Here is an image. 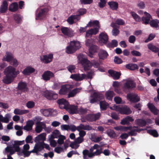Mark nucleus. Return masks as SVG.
Masks as SVG:
<instances>
[{
    "instance_id": "1",
    "label": "nucleus",
    "mask_w": 159,
    "mask_h": 159,
    "mask_svg": "<svg viewBox=\"0 0 159 159\" xmlns=\"http://www.w3.org/2000/svg\"><path fill=\"white\" fill-rule=\"evenodd\" d=\"M19 72V70H4L5 76L3 77V82L7 84H11L14 80Z\"/></svg>"
},
{
    "instance_id": "2",
    "label": "nucleus",
    "mask_w": 159,
    "mask_h": 159,
    "mask_svg": "<svg viewBox=\"0 0 159 159\" xmlns=\"http://www.w3.org/2000/svg\"><path fill=\"white\" fill-rule=\"evenodd\" d=\"M81 47V44L79 41L75 40L71 41L69 45L66 48V52L68 54L73 53Z\"/></svg>"
},
{
    "instance_id": "3",
    "label": "nucleus",
    "mask_w": 159,
    "mask_h": 159,
    "mask_svg": "<svg viewBox=\"0 0 159 159\" xmlns=\"http://www.w3.org/2000/svg\"><path fill=\"white\" fill-rule=\"evenodd\" d=\"M77 58L79 63L82 66L84 70H89L93 66L92 63L87 59L84 58V55L82 54L78 55Z\"/></svg>"
},
{
    "instance_id": "4",
    "label": "nucleus",
    "mask_w": 159,
    "mask_h": 159,
    "mask_svg": "<svg viewBox=\"0 0 159 159\" xmlns=\"http://www.w3.org/2000/svg\"><path fill=\"white\" fill-rule=\"evenodd\" d=\"M111 108L112 110L119 111L122 114L129 115L132 113L130 109L127 106L121 107L120 105H114Z\"/></svg>"
},
{
    "instance_id": "5",
    "label": "nucleus",
    "mask_w": 159,
    "mask_h": 159,
    "mask_svg": "<svg viewBox=\"0 0 159 159\" xmlns=\"http://www.w3.org/2000/svg\"><path fill=\"white\" fill-rule=\"evenodd\" d=\"M48 11L47 8H40L38 10V13L36 14V19L42 20L45 18L46 15Z\"/></svg>"
},
{
    "instance_id": "6",
    "label": "nucleus",
    "mask_w": 159,
    "mask_h": 159,
    "mask_svg": "<svg viewBox=\"0 0 159 159\" xmlns=\"http://www.w3.org/2000/svg\"><path fill=\"white\" fill-rule=\"evenodd\" d=\"M72 88V85L69 84L62 85L61 89L59 90V93L61 95H65L71 91Z\"/></svg>"
},
{
    "instance_id": "7",
    "label": "nucleus",
    "mask_w": 159,
    "mask_h": 159,
    "mask_svg": "<svg viewBox=\"0 0 159 159\" xmlns=\"http://www.w3.org/2000/svg\"><path fill=\"white\" fill-rule=\"evenodd\" d=\"M91 97L92 98L90 100V102L93 103L103 99L104 96L102 93L94 92L91 95Z\"/></svg>"
},
{
    "instance_id": "8",
    "label": "nucleus",
    "mask_w": 159,
    "mask_h": 159,
    "mask_svg": "<svg viewBox=\"0 0 159 159\" xmlns=\"http://www.w3.org/2000/svg\"><path fill=\"white\" fill-rule=\"evenodd\" d=\"M95 41L92 38L88 39L85 41V45L89 47V49L92 52H94L98 49V47L94 45Z\"/></svg>"
},
{
    "instance_id": "9",
    "label": "nucleus",
    "mask_w": 159,
    "mask_h": 159,
    "mask_svg": "<svg viewBox=\"0 0 159 159\" xmlns=\"http://www.w3.org/2000/svg\"><path fill=\"white\" fill-rule=\"evenodd\" d=\"M101 114L99 112H98L96 114H89L87 115L85 117L86 120L89 122L95 121L98 120Z\"/></svg>"
},
{
    "instance_id": "10",
    "label": "nucleus",
    "mask_w": 159,
    "mask_h": 159,
    "mask_svg": "<svg viewBox=\"0 0 159 159\" xmlns=\"http://www.w3.org/2000/svg\"><path fill=\"white\" fill-rule=\"evenodd\" d=\"M37 151L39 153V152L41 151L44 148L50 151L51 148L49 145L44 143V141L39 142L35 144Z\"/></svg>"
},
{
    "instance_id": "11",
    "label": "nucleus",
    "mask_w": 159,
    "mask_h": 159,
    "mask_svg": "<svg viewBox=\"0 0 159 159\" xmlns=\"http://www.w3.org/2000/svg\"><path fill=\"white\" fill-rule=\"evenodd\" d=\"M127 98L128 100L132 102H137L140 101V99L138 95L132 93L127 94Z\"/></svg>"
},
{
    "instance_id": "12",
    "label": "nucleus",
    "mask_w": 159,
    "mask_h": 159,
    "mask_svg": "<svg viewBox=\"0 0 159 159\" xmlns=\"http://www.w3.org/2000/svg\"><path fill=\"white\" fill-rule=\"evenodd\" d=\"M44 96L49 100H56L58 98V94L52 91H47L44 92Z\"/></svg>"
},
{
    "instance_id": "13",
    "label": "nucleus",
    "mask_w": 159,
    "mask_h": 159,
    "mask_svg": "<svg viewBox=\"0 0 159 159\" xmlns=\"http://www.w3.org/2000/svg\"><path fill=\"white\" fill-rule=\"evenodd\" d=\"M99 42L102 44H106L108 40V36L105 32L101 33L98 37Z\"/></svg>"
},
{
    "instance_id": "14",
    "label": "nucleus",
    "mask_w": 159,
    "mask_h": 159,
    "mask_svg": "<svg viewBox=\"0 0 159 159\" xmlns=\"http://www.w3.org/2000/svg\"><path fill=\"white\" fill-rule=\"evenodd\" d=\"M136 87V84L133 81L128 80L124 84L123 89L124 90H132Z\"/></svg>"
},
{
    "instance_id": "15",
    "label": "nucleus",
    "mask_w": 159,
    "mask_h": 159,
    "mask_svg": "<svg viewBox=\"0 0 159 159\" xmlns=\"http://www.w3.org/2000/svg\"><path fill=\"white\" fill-rule=\"evenodd\" d=\"M86 74H72L70 76V78L75 80L76 81H81L85 79H86Z\"/></svg>"
},
{
    "instance_id": "16",
    "label": "nucleus",
    "mask_w": 159,
    "mask_h": 159,
    "mask_svg": "<svg viewBox=\"0 0 159 159\" xmlns=\"http://www.w3.org/2000/svg\"><path fill=\"white\" fill-rule=\"evenodd\" d=\"M57 102L59 104V107L61 109H65L66 110L69 104V102L64 98L58 99Z\"/></svg>"
},
{
    "instance_id": "17",
    "label": "nucleus",
    "mask_w": 159,
    "mask_h": 159,
    "mask_svg": "<svg viewBox=\"0 0 159 159\" xmlns=\"http://www.w3.org/2000/svg\"><path fill=\"white\" fill-rule=\"evenodd\" d=\"M94 150H96L95 151L97 152L98 155H100L102 153V149L101 145H98V144H95L91 148L89 149L90 152H92Z\"/></svg>"
},
{
    "instance_id": "18",
    "label": "nucleus",
    "mask_w": 159,
    "mask_h": 159,
    "mask_svg": "<svg viewBox=\"0 0 159 159\" xmlns=\"http://www.w3.org/2000/svg\"><path fill=\"white\" fill-rule=\"evenodd\" d=\"M53 58V54H50L49 55L43 56L42 57H41L40 59L42 62L45 63H48L52 61Z\"/></svg>"
},
{
    "instance_id": "19",
    "label": "nucleus",
    "mask_w": 159,
    "mask_h": 159,
    "mask_svg": "<svg viewBox=\"0 0 159 159\" xmlns=\"http://www.w3.org/2000/svg\"><path fill=\"white\" fill-rule=\"evenodd\" d=\"M36 153V155L37 156L39 155V154L38 152L37 148H36L35 145L34 149L31 151H22L21 152L19 153L20 154H18V155H22L21 154V153H22L24 155L25 157H28L30 155L31 153Z\"/></svg>"
},
{
    "instance_id": "20",
    "label": "nucleus",
    "mask_w": 159,
    "mask_h": 159,
    "mask_svg": "<svg viewBox=\"0 0 159 159\" xmlns=\"http://www.w3.org/2000/svg\"><path fill=\"white\" fill-rule=\"evenodd\" d=\"M80 17L78 15H71L68 18L67 21L70 25L76 23L80 19Z\"/></svg>"
},
{
    "instance_id": "21",
    "label": "nucleus",
    "mask_w": 159,
    "mask_h": 159,
    "mask_svg": "<svg viewBox=\"0 0 159 159\" xmlns=\"http://www.w3.org/2000/svg\"><path fill=\"white\" fill-rule=\"evenodd\" d=\"M78 109L77 106L74 105H70L69 104L66 110L70 114H74L78 113Z\"/></svg>"
},
{
    "instance_id": "22",
    "label": "nucleus",
    "mask_w": 159,
    "mask_h": 159,
    "mask_svg": "<svg viewBox=\"0 0 159 159\" xmlns=\"http://www.w3.org/2000/svg\"><path fill=\"white\" fill-rule=\"evenodd\" d=\"M99 29L97 28H94L88 30L86 33V37H91L93 35H96L99 32Z\"/></svg>"
},
{
    "instance_id": "23",
    "label": "nucleus",
    "mask_w": 159,
    "mask_h": 159,
    "mask_svg": "<svg viewBox=\"0 0 159 159\" xmlns=\"http://www.w3.org/2000/svg\"><path fill=\"white\" fill-rule=\"evenodd\" d=\"M54 76L53 73L48 70L44 72L42 75V77L43 79L45 81H47L49 80L50 79Z\"/></svg>"
},
{
    "instance_id": "24",
    "label": "nucleus",
    "mask_w": 159,
    "mask_h": 159,
    "mask_svg": "<svg viewBox=\"0 0 159 159\" xmlns=\"http://www.w3.org/2000/svg\"><path fill=\"white\" fill-rule=\"evenodd\" d=\"M25 143V141H14V144L13 145V148H14L15 152H19L20 151V148L19 145L23 144Z\"/></svg>"
},
{
    "instance_id": "25",
    "label": "nucleus",
    "mask_w": 159,
    "mask_h": 159,
    "mask_svg": "<svg viewBox=\"0 0 159 159\" xmlns=\"http://www.w3.org/2000/svg\"><path fill=\"white\" fill-rule=\"evenodd\" d=\"M62 33L65 35L71 37L73 35L72 31L70 29L66 27H62L61 29Z\"/></svg>"
},
{
    "instance_id": "26",
    "label": "nucleus",
    "mask_w": 159,
    "mask_h": 159,
    "mask_svg": "<svg viewBox=\"0 0 159 159\" xmlns=\"http://www.w3.org/2000/svg\"><path fill=\"white\" fill-rule=\"evenodd\" d=\"M145 16H143L142 18L143 23L146 25L149 23V21L152 19L150 15L146 11L144 12Z\"/></svg>"
},
{
    "instance_id": "27",
    "label": "nucleus",
    "mask_w": 159,
    "mask_h": 159,
    "mask_svg": "<svg viewBox=\"0 0 159 159\" xmlns=\"http://www.w3.org/2000/svg\"><path fill=\"white\" fill-rule=\"evenodd\" d=\"M108 73L115 80H118L121 75L120 72H117L115 70H108Z\"/></svg>"
},
{
    "instance_id": "28",
    "label": "nucleus",
    "mask_w": 159,
    "mask_h": 159,
    "mask_svg": "<svg viewBox=\"0 0 159 159\" xmlns=\"http://www.w3.org/2000/svg\"><path fill=\"white\" fill-rule=\"evenodd\" d=\"M147 105L151 111L154 115H157L158 114L159 112V110L157 109L152 103H149Z\"/></svg>"
},
{
    "instance_id": "29",
    "label": "nucleus",
    "mask_w": 159,
    "mask_h": 159,
    "mask_svg": "<svg viewBox=\"0 0 159 159\" xmlns=\"http://www.w3.org/2000/svg\"><path fill=\"white\" fill-rule=\"evenodd\" d=\"M80 129L89 131L94 130V129L89 125H84L83 124H80L79 126H78L77 130L79 131Z\"/></svg>"
},
{
    "instance_id": "30",
    "label": "nucleus",
    "mask_w": 159,
    "mask_h": 159,
    "mask_svg": "<svg viewBox=\"0 0 159 159\" xmlns=\"http://www.w3.org/2000/svg\"><path fill=\"white\" fill-rule=\"evenodd\" d=\"M34 123L32 120H28L26 125L24 126L23 129L27 131H30L32 129Z\"/></svg>"
},
{
    "instance_id": "31",
    "label": "nucleus",
    "mask_w": 159,
    "mask_h": 159,
    "mask_svg": "<svg viewBox=\"0 0 159 159\" xmlns=\"http://www.w3.org/2000/svg\"><path fill=\"white\" fill-rule=\"evenodd\" d=\"M135 124L138 126L143 127L146 126L147 122L146 120L143 119H138L135 120Z\"/></svg>"
},
{
    "instance_id": "32",
    "label": "nucleus",
    "mask_w": 159,
    "mask_h": 159,
    "mask_svg": "<svg viewBox=\"0 0 159 159\" xmlns=\"http://www.w3.org/2000/svg\"><path fill=\"white\" fill-rule=\"evenodd\" d=\"M137 127V128H135L136 129H133L134 128H132L130 130V131L128 133V134L131 136H135L137 134V133L136 132L139 133L140 131L143 130V129H139L138 126Z\"/></svg>"
},
{
    "instance_id": "33",
    "label": "nucleus",
    "mask_w": 159,
    "mask_h": 159,
    "mask_svg": "<svg viewBox=\"0 0 159 159\" xmlns=\"http://www.w3.org/2000/svg\"><path fill=\"white\" fill-rule=\"evenodd\" d=\"M40 112L46 116H48L52 114V109L51 108L41 109Z\"/></svg>"
},
{
    "instance_id": "34",
    "label": "nucleus",
    "mask_w": 159,
    "mask_h": 159,
    "mask_svg": "<svg viewBox=\"0 0 159 159\" xmlns=\"http://www.w3.org/2000/svg\"><path fill=\"white\" fill-rule=\"evenodd\" d=\"M36 125L35 130L37 133H40L43 129V126L45 125L43 123L40 122H37Z\"/></svg>"
},
{
    "instance_id": "35",
    "label": "nucleus",
    "mask_w": 159,
    "mask_h": 159,
    "mask_svg": "<svg viewBox=\"0 0 159 159\" xmlns=\"http://www.w3.org/2000/svg\"><path fill=\"white\" fill-rule=\"evenodd\" d=\"M46 135L45 134L42 133L40 134L38 136H36L34 140V142L36 143L40 142V141H43L46 139Z\"/></svg>"
},
{
    "instance_id": "36",
    "label": "nucleus",
    "mask_w": 159,
    "mask_h": 159,
    "mask_svg": "<svg viewBox=\"0 0 159 159\" xmlns=\"http://www.w3.org/2000/svg\"><path fill=\"white\" fill-rule=\"evenodd\" d=\"M81 90L80 88H76L73 89L72 91H70L68 94V97L70 98L74 97L77 93L80 92Z\"/></svg>"
},
{
    "instance_id": "37",
    "label": "nucleus",
    "mask_w": 159,
    "mask_h": 159,
    "mask_svg": "<svg viewBox=\"0 0 159 159\" xmlns=\"http://www.w3.org/2000/svg\"><path fill=\"white\" fill-rule=\"evenodd\" d=\"M18 9V3L16 2L12 3L9 7V11L15 12L17 11Z\"/></svg>"
},
{
    "instance_id": "38",
    "label": "nucleus",
    "mask_w": 159,
    "mask_h": 159,
    "mask_svg": "<svg viewBox=\"0 0 159 159\" xmlns=\"http://www.w3.org/2000/svg\"><path fill=\"white\" fill-rule=\"evenodd\" d=\"M8 4L6 1H3L2 4L0 7V13H3L5 12L7 9Z\"/></svg>"
},
{
    "instance_id": "39",
    "label": "nucleus",
    "mask_w": 159,
    "mask_h": 159,
    "mask_svg": "<svg viewBox=\"0 0 159 159\" xmlns=\"http://www.w3.org/2000/svg\"><path fill=\"white\" fill-rule=\"evenodd\" d=\"M108 5L112 10H116L118 7V3L116 2L111 1L108 2Z\"/></svg>"
},
{
    "instance_id": "40",
    "label": "nucleus",
    "mask_w": 159,
    "mask_h": 159,
    "mask_svg": "<svg viewBox=\"0 0 159 159\" xmlns=\"http://www.w3.org/2000/svg\"><path fill=\"white\" fill-rule=\"evenodd\" d=\"M98 55L100 59L104 60L107 58L108 54L106 51L101 50L99 52Z\"/></svg>"
},
{
    "instance_id": "41",
    "label": "nucleus",
    "mask_w": 159,
    "mask_h": 159,
    "mask_svg": "<svg viewBox=\"0 0 159 159\" xmlns=\"http://www.w3.org/2000/svg\"><path fill=\"white\" fill-rule=\"evenodd\" d=\"M13 58L12 55L11 53L7 52L3 58V60L10 62Z\"/></svg>"
},
{
    "instance_id": "42",
    "label": "nucleus",
    "mask_w": 159,
    "mask_h": 159,
    "mask_svg": "<svg viewBox=\"0 0 159 159\" xmlns=\"http://www.w3.org/2000/svg\"><path fill=\"white\" fill-rule=\"evenodd\" d=\"M148 48L153 52L156 53L159 51V48L153 45L152 43H149L148 45Z\"/></svg>"
},
{
    "instance_id": "43",
    "label": "nucleus",
    "mask_w": 159,
    "mask_h": 159,
    "mask_svg": "<svg viewBox=\"0 0 159 159\" xmlns=\"http://www.w3.org/2000/svg\"><path fill=\"white\" fill-rule=\"evenodd\" d=\"M59 131L57 129L54 130L52 133V134L51 135L49 139H53L55 138H58L60 135Z\"/></svg>"
},
{
    "instance_id": "44",
    "label": "nucleus",
    "mask_w": 159,
    "mask_h": 159,
    "mask_svg": "<svg viewBox=\"0 0 159 159\" xmlns=\"http://www.w3.org/2000/svg\"><path fill=\"white\" fill-rule=\"evenodd\" d=\"M114 95V92L112 91H108L105 94V96L107 99L110 101L112 100L113 97Z\"/></svg>"
},
{
    "instance_id": "45",
    "label": "nucleus",
    "mask_w": 159,
    "mask_h": 159,
    "mask_svg": "<svg viewBox=\"0 0 159 159\" xmlns=\"http://www.w3.org/2000/svg\"><path fill=\"white\" fill-rule=\"evenodd\" d=\"M28 110H22L18 108H16L14 110V113L16 115H22L29 112Z\"/></svg>"
},
{
    "instance_id": "46",
    "label": "nucleus",
    "mask_w": 159,
    "mask_h": 159,
    "mask_svg": "<svg viewBox=\"0 0 159 159\" xmlns=\"http://www.w3.org/2000/svg\"><path fill=\"white\" fill-rule=\"evenodd\" d=\"M89 27H91L92 26H97L98 27L97 28L99 29L100 28V26L99 24V22L98 20H96L93 21H90L88 24Z\"/></svg>"
},
{
    "instance_id": "47",
    "label": "nucleus",
    "mask_w": 159,
    "mask_h": 159,
    "mask_svg": "<svg viewBox=\"0 0 159 159\" xmlns=\"http://www.w3.org/2000/svg\"><path fill=\"white\" fill-rule=\"evenodd\" d=\"M159 20L156 19L152 20L150 22V25L153 27L159 28Z\"/></svg>"
},
{
    "instance_id": "48",
    "label": "nucleus",
    "mask_w": 159,
    "mask_h": 159,
    "mask_svg": "<svg viewBox=\"0 0 159 159\" xmlns=\"http://www.w3.org/2000/svg\"><path fill=\"white\" fill-rule=\"evenodd\" d=\"M147 132L149 134L155 137H157L159 136L157 132L155 129H148L147 130Z\"/></svg>"
},
{
    "instance_id": "49",
    "label": "nucleus",
    "mask_w": 159,
    "mask_h": 159,
    "mask_svg": "<svg viewBox=\"0 0 159 159\" xmlns=\"http://www.w3.org/2000/svg\"><path fill=\"white\" fill-rule=\"evenodd\" d=\"M130 14L136 21L140 22L141 20V17L135 12L131 11Z\"/></svg>"
},
{
    "instance_id": "50",
    "label": "nucleus",
    "mask_w": 159,
    "mask_h": 159,
    "mask_svg": "<svg viewBox=\"0 0 159 159\" xmlns=\"http://www.w3.org/2000/svg\"><path fill=\"white\" fill-rule=\"evenodd\" d=\"M100 106L101 110H105L107 109L108 104L105 101H102L100 102Z\"/></svg>"
},
{
    "instance_id": "51",
    "label": "nucleus",
    "mask_w": 159,
    "mask_h": 159,
    "mask_svg": "<svg viewBox=\"0 0 159 159\" xmlns=\"http://www.w3.org/2000/svg\"><path fill=\"white\" fill-rule=\"evenodd\" d=\"M27 84L25 82H20L18 84V89L19 90H23L26 88Z\"/></svg>"
},
{
    "instance_id": "52",
    "label": "nucleus",
    "mask_w": 159,
    "mask_h": 159,
    "mask_svg": "<svg viewBox=\"0 0 159 159\" xmlns=\"http://www.w3.org/2000/svg\"><path fill=\"white\" fill-rule=\"evenodd\" d=\"M118 45V42L116 40H113L111 42L108 43L107 46L109 48L116 47Z\"/></svg>"
},
{
    "instance_id": "53",
    "label": "nucleus",
    "mask_w": 159,
    "mask_h": 159,
    "mask_svg": "<svg viewBox=\"0 0 159 159\" xmlns=\"http://www.w3.org/2000/svg\"><path fill=\"white\" fill-rule=\"evenodd\" d=\"M108 135L111 138H115L116 137V134L114 131L110 130L107 132Z\"/></svg>"
},
{
    "instance_id": "54",
    "label": "nucleus",
    "mask_w": 159,
    "mask_h": 159,
    "mask_svg": "<svg viewBox=\"0 0 159 159\" xmlns=\"http://www.w3.org/2000/svg\"><path fill=\"white\" fill-rule=\"evenodd\" d=\"M137 6L140 9H143L145 7V4L143 2L139 1L137 4Z\"/></svg>"
},
{
    "instance_id": "55",
    "label": "nucleus",
    "mask_w": 159,
    "mask_h": 159,
    "mask_svg": "<svg viewBox=\"0 0 159 159\" xmlns=\"http://www.w3.org/2000/svg\"><path fill=\"white\" fill-rule=\"evenodd\" d=\"M26 106L29 108H32L35 106V103L33 101H28L26 103Z\"/></svg>"
},
{
    "instance_id": "56",
    "label": "nucleus",
    "mask_w": 159,
    "mask_h": 159,
    "mask_svg": "<svg viewBox=\"0 0 159 159\" xmlns=\"http://www.w3.org/2000/svg\"><path fill=\"white\" fill-rule=\"evenodd\" d=\"M65 139V136L63 135H60V137L57 140V143L59 144H62L64 143V140Z\"/></svg>"
},
{
    "instance_id": "57",
    "label": "nucleus",
    "mask_w": 159,
    "mask_h": 159,
    "mask_svg": "<svg viewBox=\"0 0 159 159\" xmlns=\"http://www.w3.org/2000/svg\"><path fill=\"white\" fill-rule=\"evenodd\" d=\"M94 71L93 70H90V71L87 72L86 76V78L92 79L93 76L94 75Z\"/></svg>"
},
{
    "instance_id": "58",
    "label": "nucleus",
    "mask_w": 159,
    "mask_h": 159,
    "mask_svg": "<svg viewBox=\"0 0 159 159\" xmlns=\"http://www.w3.org/2000/svg\"><path fill=\"white\" fill-rule=\"evenodd\" d=\"M33 138L30 135H28L26 138L25 141L26 143H32L33 142L32 141Z\"/></svg>"
},
{
    "instance_id": "59",
    "label": "nucleus",
    "mask_w": 159,
    "mask_h": 159,
    "mask_svg": "<svg viewBox=\"0 0 159 159\" xmlns=\"http://www.w3.org/2000/svg\"><path fill=\"white\" fill-rule=\"evenodd\" d=\"M86 10L85 8H80L77 11V12L79 14L78 15L79 16L80 15H83L86 13Z\"/></svg>"
},
{
    "instance_id": "60",
    "label": "nucleus",
    "mask_w": 159,
    "mask_h": 159,
    "mask_svg": "<svg viewBox=\"0 0 159 159\" xmlns=\"http://www.w3.org/2000/svg\"><path fill=\"white\" fill-rule=\"evenodd\" d=\"M54 151L56 153L59 154L62 152H63L64 151L62 148L60 147H57L55 148Z\"/></svg>"
},
{
    "instance_id": "61",
    "label": "nucleus",
    "mask_w": 159,
    "mask_h": 159,
    "mask_svg": "<svg viewBox=\"0 0 159 159\" xmlns=\"http://www.w3.org/2000/svg\"><path fill=\"white\" fill-rule=\"evenodd\" d=\"M54 155V154L52 152H50L48 153H45L43 154V156L45 158H47L49 157L50 158H52Z\"/></svg>"
},
{
    "instance_id": "62",
    "label": "nucleus",
    "mask_w": 159,
    "mask_h": 159,
    "mask_svg": "<svg viewBox=\"0 0 159 159\" xmlns=\"http://www.w3.org/2000/svg\"><path fill=\"white\" fill-rule=\"evenodd\" d=\"M89 151L88 150L85 149L83 151V159H87V156L89 154Z\"/></svg>"
},
{
    "instance_id": "63",
    "label": "nucleus",
    "mask_w": 159,
    "mask_h": 159,
    "mask_svg": "<svg viewBox=\"0 0 159 159\" xmlns=\"http://www.w3.org/2000/svg\"><path fill=\"white\" fill-rule=\"evenodd\" d=\"M119 30L117 28L113 29L112 31V34L114 36H117L119 33Z\"/></svg>"
},
{
    "instance_id": "64",
    "label": "nucleus",
    "mask_w": 159,
    "mask_h": 159,
    "mask_svg": "<svg viewBox=\"0 0 159 159\" xmlns=\"http://www.w3.org/2000/svg\"><path fill=\"white\" fill-rule=\"evenodd\" d=\"M114 62L116 64H119L122 62V59L120 58L115 57L114 59Z\"/></svg>"
}]
</instances>
